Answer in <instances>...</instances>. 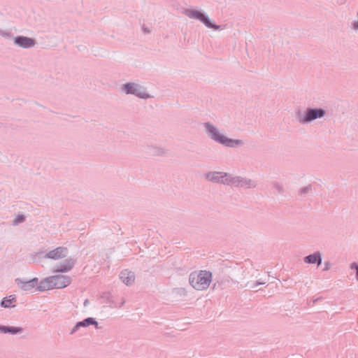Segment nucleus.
I'll return each instance as SVG.
<instances>
[{"label": "nucleus", "instance_id": "nucleus-32", "mask_svg": "<svg viewBox=\"0 0 358 358\" xmlns=\"http://www.w3.org/2000/svg\"><path fill=\"white\" fill-rule=\"evenodd\" d=\"M322 298L321 297H317L315 299L313 300V304L315 303L317 301L320 300Z\"/></svg>", "mask_w": 358, "mask_h": 358}, {"label": "nucleus", "instance_id": "nucleus-21", "mask_svg": "<svg viewBox=\"0 0 358 358\" xmlns=\"http://www.w3.org/2000/svg\"><path fill=\"white\" fill-rule=\"evenodd\" d=\"M152 153L157 156H164L167 153V150L161 147H154L152 148Z\"/></svg>", "mask_w": 358, "mask_h": 358}, {"label": "nucleus", "instance_id": "nucleus-7", "mask_svg": "<svg viewBox=\"0 0 358 358\" xmlns=\"http://www.w3.org/2000/svg\"><path fill=\"white\" fill-rule=\"evenodd\" d=\"M53 289H62L69 286L71 282V278L68 275H52Z\"/></svg>", "mask_w": 358, "mask_h": 358}, {"label": "nucleus", "instance_id": "nucleus-34", "mask_svg": "<svg viewBox=\"0 0 358 358\" xmlns=\"http://www.w3.org/2000/svg\"><path fill=\"white\" fill-rule=\"evenodd\" d=\"M145 31L149 32V30H148V29H145Z\"/></svg>", "mask_w": 358, "mask_h": 358}, {"label": "nucleus", "instance_id": "nucleus-18", "mask_svg": "<svg viewBox=\"0 0 358 358\" xmlns=\"http://www.w3.org/2000/svg\"><path fill=\"white\" fill-rule=\"evenodd\" d=\"M16 298L14 295H10L8 297H4L1 302V306L5 308H14L16 306Z\"/></svg>", "mask_w": 358, "mask_h": 358}, {"label": "nucleus", "instance_id": "nucleus-35", "mask_svg": "<svg viewBox=\"0 0 358 358\" xmlns=\"http://www.w3.org/2000/svg\"><path fill=\"white\" fill-rule=\"evenodd\" d=\"M145 31L149 32V30H148V29H145Z\"/></svg>", "mask_w": 358, "mask_h": 358}, {"label": "nucleus", "instance_id": "nucleus-3", "mask_svg": "<svg viewBox=\"0 0 358 358\" xmlns=\"http://www.w3.org/2000/svg\"><path fill=\"white\" fill-rule=\"evenodd\" d=\"M183 14L189 19L197 20L201 22L208 28L213 29L215 30L221 29L220 25H217L213 23L206 13L201 10L186 8L184 10Z\"/></svg>", "mask_w": 358, "mask_h": 358}, {"label": "nucleus", "instance_id": "nucleus-23", "mask_svg": "<svg viewBox=\"0 0 358 358\" xmlns=\"http://www.w3.org/2000/svg\"><path fill=\"white\" fill-rule=\"evenodd\" d=\"M25 220V217L23 215H17L13 220V225H17Z\"/></svg>", "mask_w": 358, "mask_h": 358}, {"label": "nucleus", "instance_id": "nucleus-14", "mask_svg": "<svg viewBox=\"0 0 358 358\" xmlns=\"http://www.w3.org/2000/svg\"><path fill=\"white\" fill-rule=\"evenodd\" d=\"M24 331V329L21 327L6 326L0 324V334H10L17 335L20 334Z\"/></svg>", "mask_w": 358, "mask_h": 358}, {"label": "nucleus", "instance_id": "nucleus-6", "mask_svg": "<svg viewBox=\"0 0 358 358\" xmlns=\"http://www.w3.org/2000/svg\"><path fill=\"white\" fill-rule=\"evenodd\" d=\"M228 173L222 171H209L205 173V178L208 181L225 185Z\"/></svg>", "mask_w": 358, "mask_h": 358}, {"label": "nucleus", "instance_id": "nucleus-17", "mask_svg": "<svg viewBox=\"0 0 358 358\" xmlns=\"http://www.w3.org/2000/svg\"><path fill=\"white\" fill-rule=\"evenodd\" d=\"M227 181L225 185L234 186L235 187H239L241 176H235L231 173H227Z\"/></svg>", "mask_w": 358, "mask_h": 358}, {"label": "nucleus", "instance_id": "nucleus-24", "mask_svg": "<svg viewBox=\"0 0 358 358\" xmlns=\"http://www.w3.org/2000/svg\"><path fill=\"white\" fill-rule=\"evenodd\" d=\"M0 36L4 38H10L11 33L7 30L0 29Z\"/></svg>", "mask_w": 358, "mask_h": 358}, {"label": "nucleus", "instance_id": "nucleus-15", "mask_svg": "<svg viewBox=\"0 0 358 358\" xmlns=\"http://www.w3.org/2000/svg\"><path fill=\"white\" fill-rule=\"evenodd\" d=\"M52 276L47 277L41 280L36 287V289L40 292H44L50 289H53L52 287Z\"/></svg>", "mask_w": 358, "mask_h": 358}, {"label": "nucleus", "instance_id": "nucleus-31", "mask_svg": "<svg viewBox=\"0 0 358 358\" xmlns=\"http://www.w3.org/2000/svg\"><path fill=\"white\" fill-rule=\"evenodd\" d=\"M266 282H262V281H260V280H257L256 281V285H264Z\"/></svg>", "mask_w": 358, "mask_h": 358}, {"label": "nucleus", "instance_id": "nucleus-22", "mask_svg": "<svg viewBox=\"0 0 358 358\" xmlns=\"http://www.w3.org/2000/svg\"><path fill=\"white\" fill-rule=\"evenodd\" d=\"M273 188L279 194H282L284 192L283 185L278 182L273 183Z\"/></svg>", "mask_w": 358, "mask_h": 358}, {"label": "nucleus", "instance_id": "nucleus-16", "mask_svg": "<svg viewBox=\"0 0 358 358\" xmlns=\"http://www.w3.org/2000/svg\"><path fill=\"white\" fill-rule=\"evenodd\" d=\"M257 185V181L251 178L241 176L238 188L253 189L255 188Z\"/></svg>", "mask_w": 358, "mask_h": 358}, {"label": "nucleus", "instance_id": "nucleus-19", "mask_svg": "<svg viewBox=\"0 0 358 358\" xmlns=\"http://www.w3.org/2000/svg\"><path fill=\"white\" fill-rule=\"evenodd\" d=\"M306 117H307L306 110L303 111V110L299 109L295 112V118H296V121L301 124H308Z\"/></svg>", "mask_w": 358, "mask_h": 358}, {"label": "nucleus", "instance_id": "nucleus-1", "mask_svg": "<svg viewBox=\"0 0 358 358\" xmlns=\"http://www.w3.org/2000/svg\"><path fill=\"white\" fill-rule=\"evenodd\" d=\"M203 127L207 136L215 143L230 148H236L244 145L241 139L230 138L220 132L219 129L210 122L203 123Z\"/></svg>", "mask_w": 358, "mask_h": 358}, {"label": "nucleus", "instance_id": "nucleus-28", "mask_svg": "<svg viewBox=\"0 0 358 358\" xmlns=\"http://www.w3.org/2000/svg\"><path fill=\"white\" fill-rule=\"evenodd\" d=\"M331 268V263L329 262H325L324 264L323 271H329Z\"/></svg>", "mask_w": 358, "mask_h": 358}, {"label": "nucleus", "instance_id": "nucleus-29", "mask_svg": "<svg viewBox=\"0 0 358 358\" xmlns=\"http://www.w3.org/2000/svg\"><path fill=\"white\" fill-rule=\"evenodd\" d=\"M124 303H125V300L124 299H122V301H120L119 303H115V308H121L122 306H124Z\"/></svg>", "mask_w": 358, "mask_h": 358}, {"label": "nucleus", "instance_id": "nucleus-13", "mask_svg": "<svg viewBox=\"0 0 358 358\" xmlns=\"http://www.w3.org/2000/svg\"><path fill=\"white\" fill-rule=\"evenodd\" d=\"M120 278L126 285H131L135 280L134 273L127 269L123 270L120 273Z\"/></svg>", "mask_w": 358, "mask_h": 358}, {"label": "nucleus", "instance_id": "nucleus-26", "mask_svg": "<svg viewBox=\"0 0 358 358\" xmlns=\"http://www.w3.org/2000/svg\"><path fill=\"white\" fill-rule=\"evenodd\" d=\"M310 189H311V187L310 185L307 186V187H304L301 189L300 194L301 195H304L306 193H308Z\"/></svg>", "mask_w": 358, "mask_h": 358}, {"label": "nucleus", "instance_id": "nucleus-33", "mask_svg": "<svg viewBox=\"0 0 358 358\" xmlns=\"http://www.w3.org/2000/svg\"><path fill=\"white\" fill-rule=\"evenodd\" d=\"M85 306H86V304H87V300H86L84 303Z\"/></svg>", "mask_w": 358, "mask_h": 358}, {"label": "nucleus", "instance_id": "nucleus-10", "mask_svg": "<svg viewBox=\"0 0 358 358\" xmlns=\"http://www.w3.org/2000/svg\"><path fill=\"white\" fill-rule=\"evenodd\" d=\"M306 111V118L308 124L317 119L323 117L326 114V111L322 108H307Z\"/></svg>", "mask_w": 358, "mask_h": 358}, {"label": "nucleus", "instance_id": "nucleus-12", "mask_svg": "<svg viewBox=\"0 0 358 358\" xmlns=\"http://www.w3.org/2000/svg\"><path fill=\"white\" fill-rule=\"evenodd\" d=\"M303 262L308 264H317L320 266L322 262V257L320 252L317 251L313 254L306 256L303 258Z\"/></svg>", "mask_w": 358, "mask_h": 358}, {"label": "nucleus", "instance_id": "nucleus-30", "mask_svg": "<svg viewBox=\"0 0 358 358\" xmlns=\"http://www.w3.org/2000/svg\"><path fill=\"white\" fill-rule=\"evenodd\" d=\"M245 286H249L250 289H255L257 287V285H256V282L250 285L249 282L247 283Z\"/></svg>", "mask_w": 358, "mask_h": 358}, {"label": "nucleus", "instance_id": "nucleus-5", "mask_svg": "<svg viewBox=\"0 0 358 358\" xmlns=\"http://www.w3.org/2000/svg\"><path fill=\"white\" fill-rule=\"evenodd\" d=\"M76 260L73 258H68L54 266L52 273H66L70 271L75 266Z\"/></svg>", "mask_w": 358, "mask_h": 358}, {"label": "nucleus", "instance_id": "nucleus-11", "mask_svg": "<svg viewBox=\"0 0 358 358\" xmlns=\"http://www.w3.org/2000/svg\"><path fill=\"white\" fill-rule=\"evenodd\" d=\"M15 281L17 286L23 291H30L33 288L38 286V278H34L27 281H25L21 278H16Z\"/></svg>", "mask_w": 358, "mask_h": 358}, {"label": "nucleus", "instance_id": "nucleus-27", "mask_svg": "<svg viewBox=\"0 0 358 358\" xmlns=\"http://www.w3.org/2000/svg\"><path fill=\"white\" fill-rule=\"evenodd\" d=\"M80 328V326L78 325V322L76 324V325L72 328V329L70 331V334H75L79 329Z\"/></svg>", "mask_w": 358, "mask_h": 358}, {"label": "nucleus", "instance_id": "nucleus-20", "mask_svg": "<svg viewBox=\"0 0 358 358\" xmlns=\"http://www.w3.org/2000/svg\"><path fill=\"white\" fill-rule=\"evenodd\" d=\"M78 325L80 327H87L90 325H94L96 329H99L98 322L93 317H87L82 321L78 322Z\"/></svg>", "mask_w": 358, "mask_h": 358}, {"label": "nucleus", "instance_id": "nucleus-2", "mask_svg": "<svg viewBox=\"0 0 358 358\" xmlns=\"http://www.w3.org/2000/svg\"><path fill=\"white\" fill-rule=\"evenodd\" d=\"M213 274L210 271L201 270L190 273L189 282L195 289L202 291L206 289L212 281Z\"/></svg>", "mask_w": 358, "mask_h": 358}, {"label": "nucleus", "instance_id": "nucleus-8", "mask_svg": "<svg viewBox=\"0 0 358 358\" xmlns=\"http://www.w3.org/2000/svg\"><path fill=\"white\" fill-rule=\"evenodd\" d=\"M68 255V249L66 247H57L55 249L48 252L44 257L53 260H58L64 258Z\"/></svg>", "mask_w": 358, "mask_h": 358}, {"label": "nucleus", "instance_id": "nucleus-9", "mask_svg": "<svg viewBox=\"0 0 358 358\" xmlns=\"http://www.w3.org/2000/svg\"><path fill=\"white\" fill-rule=\"evenodd\" d=\"M13 42L15 45L25 49L32 48L36 45V41L34 38L24 36L14 37Z\"/></svg>", "mask_w": 358, "mask_h": 358}, {"label": "nucleus", "instance_id": "nucleus-4", "mask_svg": "<svg viewBox=\"0 0 358 358\" xmlns=\"http://www.w3.org/2000/svg\"><path fill=\"white\" fill-rule=\"evenodd\" d=\"M121 91L126 94H132L138 98L147 99L150 97L146 88L136 83H127L121 86Z\"/></svg>", "mask_w": 358, "mask_h": 358}, {"label": "nucleus", "instance_id": "nucleus-25", "mask_svg": "<svg viewBox=\"0 0 358 358\" xmlns=\"http://www.w3.org/2000/svg\"><path fill=\"white\" fill-rule=\"evenodd\" d=\"M350 268L352 270H355L356 271V278L358 280V264L356 262H353L350 264Z\"/></svg>", "mask_w": 358, "mask_h": 358}]
</instances>
